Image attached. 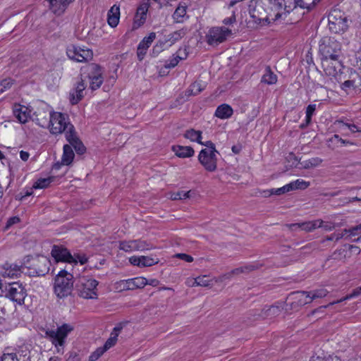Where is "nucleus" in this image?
Here are the masks:
<instances>
[{
	"label": "nucleus",
	"mask_w": 361,
	"mask_h": 361,
	"mask_svg": "<svg viewBox=\"0 0 361 361\" xmlns=\"http://www.w3.org/2000/svg\"><path fill=\"white\" fill-rule=\"evenodd\" d=\"M48 128L51 134L58 135L64 133L66 138L70 132L73 133L75 130V127L70 122L68 115L56 111L50 112Z\"/></svg>",
	"instance_id": "nucleus-1"
},
{
	"label": "nucleus",
	"mask_w": 361,
	"mask_h": 361,
	"mask_svg": "<svg viewBox=\"0 0 361 361\" xmlns=\"http://www.w3.org/2000/svg\"><path fill=\"white\" fill-rule=\"evenodd\" d=\"M73 288V276L68 271L61 270L54 281V293L57 297L63 298L71 294Z\"/></svg>",
	"instance_id": "nucleus-2"
},
{
	"label": "nucleus",
	"mask_w": 361,
	"mask_h": 361,
	"mask_svg": "<svg viewBox=\"0 0 361 361\" xmlns=\"http://www.w3.org/2000/svg\"><path fill=\"white\" fill-rule=\"evenodd\" d=\"M74 327L69 324H63L56 330L47 329L44 330V337L49 339L51 343L60 351L59 348L63 347L66 343L68 335L73 331Z\"/></svg>",
	"instance_id": "nucleus-3"
},
{
	"label": "nucleus",
	"mask_w": 361,
	"mask_h": 361,
	"mask_svg": "<svg viewBox=\"0 0 361 361\" xmlns=\"http://www.w3.org/2000/svg\"><path fill=\"white\" fill-rule=\"evenodd\" d=\"M328 21L329 30L335 34L343 33L348 28V19L339 9L331 11L328 16Z\"/></svg>",
	"instance_id": "nucleus-4"
},
{
	"label": "nucleus",
	"mask_w": 361,
	"mask_h": 361,
	"mask_svg": "<svg viewBox=\"0 0 361 361\" xmlns=\"http://www.w3.org/2000/svg\"><path fill=\"white\" fill-rule=\"evenodd\" d=\"M98 281L87 276L80 277L75 283L78 295L85 299H93L97 296V286Z\"/></svg>",
	"instance_id": "nucleus-5"
},
{
	"label": "nucleus",
	"mask_w": 361,
	"mask_h": 361,
	"mask_svg": "<svg viewBox=\"0 0 361 361\" xmlns=\"http://www.w3.org/2000/svg\"><path fill=\"white\" fill-rule=\"evenodd\" d=\"M319 51L321 59L340 58L341 44L333 37H324L320 41Z\"/></svg>",
	"instance_id": "nucleus-6"
},
{
	"label": "nucleus",
	"mask_w": 361,
	"mask_h": 361,
	"mask_svg": "<svg viewBox=\"0 0 361 361\" xmlns=\"http://www.w3.org/2000/svg\"><path fill=\"white\" fill-rule=\"evenodd\" d=\"M6 297L16 302L19 305L24 304L25 299L27 295L25 286L20 282L8 283L5 288Z\"/></svg>",
	"instance_id": "nucleus-7"
},
{
	"label": "nucleus",
	"mask_w": 361,
	"mask_h": 361,
	"mask_svg": "<svg viewBox=\"0 0 361 361\" xmlns=\"http://www.w3.org/2000/svg\"><path fill=\"white\" fill-rule=\"evenodd\" d=\"M231 35L232 30L227 27L224 26L213 27L209 30L205 35V40L209 45L216 47L225 42L227 37Z\"/></svg>",
	"instance_id": "nucleus-8"
},
{
	"label": "nucleus",
	"mask_w": 361,
	"mask_h": 361,
	"mask_svg": "<svg viewBox=\"0 0 361 361\" xmlns=\"http://www.w3.org/2000/svg\"><path fill=\"white\" fill-rule=\"evenodd\" d=\"M323 70L326 75L335 78L340 81L343 65L339 58L321 59Z\"/></svg>",
	"instance_id": "nucleus-9"
},
{
	"label": "nucleus",
	"mask_w": 361,
	"mask_h": 361,
	"mask_svg": "<svg viewBox=\"0 0 361 361\" xmlns=\"http://www.w3.org/2000/svg\"><path fill=\"white\" fill-rule=\"evenodd\" d=\"M217 154L219 152H209L207 149H202L199 153L198 161L205 170L213 172L217 168Z\"/></svg>",
	"instance_id": "nucleus-10"
},
{
	"label": "nucleus",
	"mask_w": 361,
	"mask_h": 361,
	"mask_svg": "<svg viewBox=\"0 0 361 361\" xmlns=\"http://www.w3.org/2000/svg\"><path fill=\"white\" fill-rule=\"evenodd\" d=\"M68 57L77 62H84L92 58V51L90 49H82L80 47L71 45L67 48Z\"/></svg>",
	"instance_id": "nucleus-11"
},
{
	"label": "nucleus",
	"mask_w": 361,
	"mask_h": 361,
	"mask_svg": "<svg viewBox=\"0 0 361 361\" xmlns=\"http://www.w3.org/2000/svg\"><path fill=\"white\" fill-rule=\"evenodd\" d=\"M51 254L56 262H65L77 264V260L75 257H73L66 247L62 245H54L52 247Z\"/></svg>",
	"instance_id": "nucleus-12"
},
{
	"label": "nucleus",
	"mask_w": 361,
	"mask_h": 361,
	"mask_svg": "<svg viewBox=\"0 0 361 361\" xmlns=\"http://www.w3.org/2000/svg\"><path fill=\"white\" fill-rule=\"evenodd\" d=\"M86 88L85 84V79L81 78L75 85L73 90L70 92V102L71 104H77L84 97V90Z\"/></svg>",
	"instance_id": "nucleus-13"
},
{
	"label": "nucleus",
	"mask_w": 361,
	"mask_h": 361,
	"mask_svg": "<svg viewBox=\"0 0 361 361\" xmlns=\"http://www.w3.org/2000/svg\"><path fill=\"white\" fill-rule=\"evenodd\" d=\"M81 78L88 79L94 78V76L103 75L102 67L97 63H88L81 68Z\"/></svg>",
	"instance_id": "nucleus-14"
},
{
	"label": "nucleus",
	"mask_w": 361,
	"mask_h": 361,
	"mask_svg": "<svg viewBox=\"0 0 361 361\" xmlns=\"http://www.w3.org/2000/svg\"><path fill=\"white\" fill-rule=\"evenodd\" d=\"M75 157L72 147L69 145H65L63 146V152L61 158V162L55 163L53 166V170H59L61 165L68 166L71 164Z\"/></svg>",
	"instance_id": "nucleus-15"
},
{
	"label": "nucleus",
	"mask_w": 361,
	"mask_h": 361,
	"mask_svg": "<svg viewBox=\"0 0 361 361\" xmlns=\"http://www.w3.org/2000/svg\"><path fill=\"white\" fill-rule=\"evenodd\" d=\"M23 265L6 263L3 266L4 271L1 272V275L4 277H8L11 279L19 277L23 273Z\"/></svg>",
	"instance_id": "nucleus-16"
},
{
	"label": "nucleus",
	"mask_w": 361,
	"mask_h": 361,
	"mask_svg": "<svg viewBox=\"0 0 361 361\" xmlns=\"http://www.w3.org/2000/svg\"><path fill=\"white\" fill-rule=\"evenodd\" d=\"M50 264L47 257L43 256L39 257L37 263L33 264L35 274L38 276H45L49 271Z\"/></svg>",
	"instance_id": "nucleus-17"
},
{
	"label": "nucleus",
	"mask_w": 361,
	"mask_h": 361,
	"mask_svg": "<svg viewBox=\"0 0 361 361\" xmlns=\"http://www.w3.org/2000/svg\"><path fill=\"white\" fill-rule=\"evenodd\" d=\"M361 86V75L353 72L350 74V78L341 85V88L344 91L355 90Z\"/></svg>",
	"instance_id": "nucleus-18"
},
{
	"label": "nucleus",
	"mask_w": 361,
	"mask_h": 361,
	"mask_svg": "<svg viewBox=\"0 0 361 361\" xmlns=\"http://www.w3.org/2000/svg\"><path fill=\"white\" fill-rule=\"evenodd\" d=\"M13 111L15 117L21 123H25L30 118L31 111L25 106L15 104Z\"/></svg>",
	"instance_id": "nucleus-19"
},
{
	"label": "nucleus",
	"mask_w": 361,
	"mask_h": 361,
	"mask_svg": "<svg viewBox=\"0 0 361 361\" xmlns=\"http://www.w3.org/2000/svg\"><path fill=\"white\" fill-rule=\"evenodd\" d=\"M66 139L70 143L71 146L75 149L77 154H83L85 152L86 148L77 136L75 130L73 133L70 132Z\"/></svg>",
	"instance_id": "nucleus-20"
},
{
	"label": "nucleus",
	"mask_w": 361,
	"mask_h": 361,
	"mask_svg": "<svg viewBox=\"0 0 361 361\" xmlns=\"http://www.w3.org/2000/svg\"><path fill=\"white\" fill-rule=\"evenodd\" d=\"M130 262L133 265L145 267L157 264L158 259L147 256H133L130 258Z\"/></svg>",
	"instance_id": "nucleus-21"
},
{
	"label": "nucleus",
	"mask_w": 361,
	"mask_h": 361,
	"mask_svg": "<svg viewBox=\"0 0 361 361\" xmlns=\"http://www.w3.org/2000/svg\"><path fill=\"white\" fill-rule=\"evenodd\" d=\"M343 236L353 242L361 240V224L343 231Z\"/></svg>",
	"instance_id": "nucleus-22"
},
{
	"label": "nucleus",
	"mask_w": 361,
	"mask_h": 361,
	"mask_svg": "<svg viewBox=\"0 0 361 361\" xmlns=\"http://www.w3.org/2000/svg\"><path fill=\"white\" fill-rule=\"evenodd\" d=\"M258 269V266L255 264H247L236 269H233L231 271L223 274L224 280H230L233 276L239 275L243 273H249L252 271Z\"/></svg>",
	"instance_id": "nucleus-23"
},
{
	"label": "nucleus",
	"mask_w": 361,
	"mask_h": 361,
	"mask_svg": "<svg viewBox=\"0 0 361 361\" xmlns=\"http://www.w3.org/2000/svg\"><path fill=\"white\" fill-rule=\"evenodd\" d=\"M147 11V4H142L137 8L133 23L134 28L140 27L145 23Z\"/></svg>",
	"instance_id": "nucleus-24"
},
{
	"label": "nucleus",
	"mask_w": 361,
	"mask_h": 361,
	"mask_svg": "<svg viewBox=\"0 0 361 361\" xmlns=\"http://www.w3.org/2000/svg\"><path fill=\"white\" fill-rule=\"evenodd\" d=\"M125 288L127 290H135L144 288L147 283V279L144 277H135L126 281Z\"/></svg>",
	"instance_id": "nucleus-25"
},
{
	"label": "nucleus",
	"mask_w": 361,
	"mask_h": 361,
	"mask_svg": "<svg viewBox=\"0 0 361 361\" xmlns=\"http://www.w3.org/2000/svg\"><path fill=\"white\" fill-rule=\"evenodd\" d=\"M172 150L177 157L180 158L191 157L195 154L193 148L189 146L176 145L172 147Z\"/></svg>",
	"instance_id": "nucleus-26"
},
{
	"label": "nucleus",
	"mask_w": 361,
	"mask_h": 361,
	"mask_svg": "<svg viewBox=\"0 0 361 361\" xmlns=\"http://www.w3.org/2000/svg\"><path fill=\"white\" fill-rule=\"evenodd\" d=\"M278 81L277 75L274 73L269 66H266L264 71V74L261 78V82L266 85H274Z\"/></svg>",
	"instance_id": "nucleus-27"
},
{
	"label": "nucleus",
	"mask_w": 361,
	"mask_h": 361,
	"mask_svg": "<svg viewBox=\"0 0 361 361\" xmlns=\"http://www.w3.org/2000/svg\"><path fill=\"white\" fill-rule=\"evenodd\" d=\"M120 18V8L116 5H114L108 11L107 22L111 27L117 26Z\"/></svg>",
	"instance_id": "nucleus-28"
},
{
	"label": "nucleus",
	"mask_w": 361,
	"mask_h": 361,
	"mask_svg": "<svg viewBox=\"0 0 361 361\" xmlns=\"http://www.w3.org/2000/svg\"><path fill=\"white\" fill-rule=\"evenodd\" d=\"M233 114V110L231 106L224 104L216 108L214 115L221 119H227L231 118Z\"/></svg>",
	"instance_id": "nucleus-29"
},
{
	"label": "nucleus",
	"mask_w": 361,
	"mask_h": 361,
	"mask_svg": "<svg viewBox=\"0 0 361 361\" xmlns=\"http://www.w3.org/2000/svg\"><path fill=\"white\" fill-rule=\"evenodd\" d=\"M50 9L56 15H61L66 10L68 4L66 0H47Z\"/></svg>",
	"instance_id": "nucleus-30"
},
{
	"label": "nucleus",
	"mask_w": 361,
	"mask_h": 361,
	"mask_svg": "<svg viewBox=\"0 0 361 361\" xmlns=\"http://www.w3.org/2000/svg\"><path fill=\"white\" fill-rule=\"evenodd\" d=\"M295 8V1L294 0H283V11L277 12L275 14V20H278L279 18H286V15L289 13L291 11Z\"/></svg>",
	"instance_id": "nucleus-31"
},
{
	"label": "nucleus",
	"mask_w": 361,
	"mask_h": 361,
	"mask_svg": "<svg viewBox=\"0 0 361 361\" xmlns=\"http://www.w3.org/2000/svg\"><path fill=\"white\" fill-rule=\"evenodd\" d=\"M181 52H182L181 49H178V51L176 52V55L175 56H173L172 59H169V62H167L165 64V66H164L165 68H173L178 65V63H179L180 61L185 59L188 56V52H187L186 49H184L183 51V56L180 55V54H181Z\"/></svg>",
	"instance_id": "nucleus-32"
},
{
	"label": "nucleus",
	"mask_w": 361,
	"mask_h": 361,
	"mask_svg": "<svg viewBox=\"0 0 361 361\" xmlns=\"http://www.w3.org/2000/svg\"><path fill=\"white\" fill-rule=\"evenodd\" d=\"M295 296V299L298 300V304L299 305H305L312 302L311 295L307 291H297L292 293Z\"/></svg>",
	"instance_id": "nucleus-33"
},
{
	"label": "nucleus",
	"mask_w": 361,
	"mask_h": 361,
	"mask_svg": "<svg viewBox=\"0 0 361 361\" xmlns=\"http://www.w3.org/2000/svg\"><path fill=\"white\" fill-rule=\"evenodd\" d=\"M281 307L278 305H271L267 307H264L262 310L261 316L263 318H267V317H274L276 316H278L281 312Z\"/></svg>",
	"instance_id": "nucleus-34"
},
{
	"label": "nucleus",
	"mask_w": 361,
	"mask_h": 361,
	"mask_svg": "<svg viewBox=\"0 0 361 361\" xmlns=\"http://www.w3.org/2000/svg\"><path fill=\"white\" fill-rule=\"evenodd\" d=\"M49 114L50 112L39 111L36 114V118H35L36 123L42 128L49 127Z\"/></svg>",
	"instance_id": "nucleus-35"
},
{
	"label": "nucleus",
	"mask_w": 361,
	"mask_h": 361,
	"mask_svg": "<svg viewBox=\"0 0 361 361\" xmlns=\"http://www.w3.org/2000/svg\"><path fill=\"white\" fill-rule=\"evenodd\" d=\"M202 131L196 130L193 128L187 130L183 136L186 139H189L192 142H197V143L200 142V140H202Z\"/></svg>",
	"instance_id": "nucleus-36"
},
{
	"label": "nucleus",
	"mask_w": 361,
	"mask_h": 361,
	"mask_svg": "<svg viewBox=\"0 0 361 361\" xmlns=\"http://www.w3.org/2000/svg\"><path fill=\"white\" fill-rule=\"evenodd\" d=\"M185 35V32L183 30L175 31L173 33H171L166 36L165 43L169 42V44L172 45L177 41L180 40L181 38H183Z\"/></svg>",
	"instance_id": "nucleus-37"
},
{
	"label": "nucleus",
	"mask_w": 361,
	"mask_h": 361,
	"mask_svg": "<svg viewBox=\"0 0 361 361\" xmlns=\"http://www.w3.org/2000/svg\"><path fill=\"white\" fill-rule=\"evenodd\" d=\"M54 180V176H49L46 178H39L32 185L34 189H42L47 188Z\"/></svg>",
	"instance_id": "nucleus-38"
},
{
	"label": "nucleus",
	"mask_w": 361,
	"mask_h": 361,
	"mask_svg": "<svg viewBox=\"0 0 361 361\" xmlns=\"http://www.w3.org/2000/svg\"><path fill=\"white\" fill-rule=\"evenodd\" d=\"M187 8L183 6H178L173 14V18L176 23L183 22V18L186 15Z\"/></svg>",
	"instance_id": "nucleus-39"
},
{
	"label": "nucleus",
	"mask_w": 361,
	"mask_h": 361,
	"mask_svg": "<svg viewBox=\"0 0 361 361\" xmlns=\"http://www.w3.org/2000/svg\"><path fill=\"white\" fill-rule=\"evenodd\" d=\"M295 5L296 7L301 8H306L307 11H310L313 9L315 5L319 2L317 0H312L311 2H307L305 0H294Z\"/></svg>",
	"instance_id": "nucleus-40"
},
{
	"label": "nucleus",
	"mask_w": 361,
	"mask_h": 361,
	"mask_svg": "<svg viewBox=\"0 0 361 361\" xmlns=\"http://www.w3.org/2000/svg\"><path fill=\"white\" fill-rule=\"evenodd\" d=\"M318 226H319V223H318L317 220L300 223V230L306 232L312 231L316 229Z\"/></svg>",
	"instance_id": "nucleus-41"
},
{
	"label": "nucleus",
	"mask_w": 361,
	"mask_h": 361,
	"mask_svg": "<svg viewBox=\"0 0 361 361\" xmlns=\"http://www.w3.org/2000/svg\"><path fill=\"white\" fill-rule=\"evenodd\" d=\"M135 245V240L121 241L119 243V249L128 252H134Z\"/></svg>",
	"instance_id": "nucleus-42"
},
{
	"label": "nucleus",
	"mask_w": 361,
	"mask_h": 361,
	"mask_svg": "<svg viewBox=\"0 0 361 361\" xmlns=\"http://www.w3.org/2000/svg\"><path fill=\"white\" fill-rule=\"evenodd\" d=\"M156 38V33L151 32L147 37H145L139 43V45L146 49H147L152 44V42Z\"/></svg>",
	"instance_id": "nucleus-43"
},
{
	"label": "nucleus",
	"mask_w": 361,
	"mask_h": 361,
	"mask_svg": "<svg viewBox=\"0 0 361 361\" xmlns=\"http://www.w3.org/2000/svg\"><path fill=\"white\" fill-rule=\"evenodd\" d=\"M90 80V87L92 90L99 89L104 81L103 75L100 76H94V78L89 79Z\"/></svg>",
	"instance_id": "nucleus-44"
},
{
	"label": "nucleus",
	"mask_w": 361,
	"mask_h": 361,
	"mask_svg": "<svg viewBox=\"0 0 361 361\" xmlns=\"http://www.w3.org/2000/svg\"><path fill=\"white\" fill-rule=\"evenodd\" d=\"M322 162V159L319 157H313L304 162L303 167L305 169H310L319 166Z\"/></svg>",
	"instance_id": "nucleus-45"
},
{
	"label": "nucleus",
	"mask_w": 361,
	"mask_h": 361,
	"mask_svg": "<svg viewBox=\"0 0 361 361\" xmlns=\"http://www.w3.org/2000/svg\"><path fill=\"white\" fill-rule=\"evenodd\" d=\"M135 251L148 250L152 248L150 244L147 243L145 240H135Z\"/></svg>",
	"instance_id": "nucleus-46"
},
{
	"label": "nucleus",
	"mask_w": 361,
	"mask_h": 361,
	"mask_svg": "<svg viewBox=\"0 0 361 361\" xmlns=\"http://www.w3.org/2000/svg\"><path fill=\"white\" fill-rule=\"evenodd\" d=\"M211 285L210 281L207 279L206 276H198L195 279L192 286H199L203 287H207Z\"/></svg>",
	"instance_id": "nucleus-47"
},
{
	"label": "nucleus",
	"mask_w": 361,
	"mask_h": 361,
	"mask_svg": "<svg viewBox=\"0 0 361 361\" xmlns=\"http://www.w3.org/2000/svg\"><path fill=\"white\" fill-rule=\"evenodd\" d=\"M289 184L293 186V190H295L297 189L304 190V189H306L310 185L309 182H306L303 180H300V179H298L295 181L291 182Z\"/></svg>",
	"instance_id": "nucleus-48"
},
{
	"label": "nucleus",
	"mask_w": 361,
	"mask_h": 361,
	"mask_svg": "<svg viewBox=\"0 0 361 361\" xmlns=\"http://www.w3.org/2000/svg\"><path fill=\"white\" fill-rule=\"evenodd\" d=\"M190 190L187 191V192H185L183 190L178 191L176 192H173L171 195V198L173 200H185V199L190 197Z\"/></svg>",
	"instance_id": "nucleus-49"
},
{
	"label": "nucleus",
	"mask_w": 361,
	"mask_h": 361,
	"mask_svg": "<svg viewBox=\"0 0 361 361\" xmlns=\"http://www.w3.org/2000/svg\"><path fill=\"white\" fill-rule=\"evenodd\" d=\"M274 195H281L286 192L293 191V186L289 183L279 188H273Z\"/></svg>",
	"instance_id": "nucleus-50"
},
{
	"label": "nucleus",
	"mask_w": 361,
	"mask_h": 361,
	"mask_svg": "<svg viewBox=\"0 0 361 361\" xmlns=\"http://www.w3.org/2000/svg\"><path fill=\"white\" fill-rule=\"evenodd\" d=\"M309 293L311 295L312 299L314 300L325 297L327 295L328 291L326 289L322 288L310 291Z\"/></svg>",
	"instance_id": "nucleus-51"
},
{
	"label": "nucleus",
	"mask_w": 361,
	"mask_h": 361,
	"mask_svg": "<svg viewBox=\"0 0 361 361\" xmlns=\"http://www.w3.org/2000/svg\"><path fill=\"white\" fill-rule=\"evenodd\" d=\"M204 90V87L202 86L199 82H195L190 85V94L197 95Z\"/></svg>",
	"instance_id": "nucleus-52"
},
{
	"label": "nucleus",
	"mask_w": 361,
	"mask_h": 361,
	"mask_svg": "<svg viewBox=\"0 0 361 361\" xmlns=\"http://www.w3.org/2000/svg\"><path fill=\"white\" fill-rule=\"evenodd\" d=\"M310 361H341L340 358L336 355H329L327 357H312Z\"/></svg>",
	"instance_id": "nucleus-53"
},
{
	"label": "nucleus",
	"mask_w": 361,
	"mask_h": 361,
	"mask_svg": "<svg viewBox=\"0 0 361 361\" xmlns=\"http://www.w3.org/2000/svg\"><path fill=\"white\" fill-rule=\"evenodd\" d=\"M13 85V80L11 78H6L0 81V92H4L8 89H10Z\"/></svg>",
	"instance_id": "nucleus-54"
},
{
	"label": "nucleus",
	"mask_w": 361,
	"mask_h": 361,
	"mask_svg": "<svg viewBox=\"0 0 361 361\" xmlns=\"http://www.w3.org/2000/svg\"><path fill=\"white\" fill-rule=\"evenodd\" d=\"M105 350L102 348H98L94 352H93L89 357L90 361H96L98 360L104 353Z\"/></svg>",
	"instance_id": "nucleus-55"
},
{
	"label": "nucleus",
	"mask_w": 361,
	"mask_h": 361,
	"mask_svg": "<svg viewBox=\"0 0 361 361\" xmlns=\"http://www.w3.org/2000/svg\"><path fill=\"white\" fill-rule=\"evenodd\" d=\"M117 336L118 334H116L114 336H111L109 338L107 339V341L105 342L104 345L102 347L105 350V351H106L116 344L117 341Z\"/></svg>",
	"instance_id": "nucleus-56"
},
{
	"label": "nucleus",
	"mask_w": 361,
	"mask_h": 361,
	"mask_svg": "<svg viewBox=\"0 0 361 361\" xmlns=\"http://www.w3.org/2000/svg\"><path fill=\"white\" fill-rule=\"evenodd\" d=\"M1 361H19L16 353H4L1 357Z\"/></svg>",
	"instance_id": "nucleus-57"
},
{
	"label": "nucleus",
	"mask_w": 361,
	"mask_h": 361,
	"mask_svg": "<svg viewBox=\"0 0 361 361\" xmlns=\"http://www.w3.org/2000/svg\"><path fill=\"white\" fill-rule=\"evenodd\" d=\"M317 221L319 223V226L317 228H322L325 231H331L334 228V224L329 221H323L322 220L317 219Z\"/></svg>",
	"instance_id": "nucleus-58"
},
{
	"label": "nucleus",
	"mask_w": 361,
	"mask_h": 361,
	"mask_svg": "<svg viewBox=\"0 0 361 361\" xmlns=\"http://www.w3.org/2000/svg\"><path fill=\"white\" fill-rule=\"evenodd\" d=\"M199 144L207 147L206 149H209V152H219L216 149L215 145L210 140L202 142V140H200V142H199Z\"/></svg>",
	"instance_id": "nucleus-59"
},
{
	"label": "nucleus",
	"mask_w": 361,
	"mask_h": 361,
	"mask_svg": "<svg viewBox=\"0 0 361 361\" xmlns=\"http://www.w3.org/2000/svg\"><path fill=\"white\" fill-rule=\"evenodd\" d=\"M344 238L343 236V231L341 233H332L329 236H327L325 239L323 240V241L324 242L325 240H334V241H338V240Z\"/></svg>",
	"instance_id": "nucleus-60"
},
{
	"label": "nucleus",
	"mask_w": 361,
	"mask_h": 361,
	"mask_svg": "<svg viewBox=\"0 0 361 361\" xmlns=\"http://www.w3.org/2000/svg\"><path fill=\"white\" fill-rule=\"evenodd\" d=\"M73 257H74L75 259L77 260V263L79 262L80 264H85V263L87 262L88 260L87 257L85 254H75L74 255H73Z\"/></svg>",
	"instance_id": "nucleus-61"
},
{
	"label": "nucleus",
	"mask_w": 361,
	"mask_h": 361,
	"mask_svg": "<svg viewBox=\"0 0 361 361\" xmlns=\"http://www.w3.org/2000/svg\"><path fill=\"white\" fill-rule=\"evenodd\" d=\"M175 257L188 262H192L193 261V257L191 255L185 253L176 254Z\"/></svg>",
	"instance_id": "nucleus-62"
},
{
	"label": "nucleus",
	"mask_w": 361,
	"mask_h": 361,
	"mask_svg": "<svg viewBox=\"0 0 361 361\" xmlns=\"http://www.w3.org/2000/svg\"><path fill=\"white\" fill-rule=\"evenodd\" d=\"M147 49L140 47L138 44L137 49V56L139 61H142L144 59V57L147 53Z\"/></svg>",
	"instance_id": "nucleus-63"
},
{
	"label": "nucleus",
	"mask_w": 361,
	"mask_h": 361,
	"mask_svg": "<svg viewBox=\"0 0 361 361\" xmlns=\"http://www.w3.org/2000/svg\"><path fill=\"white\" fill-rule=\"evenodd\" d=\"M32 188L29 189V190H27L25 192H20L18 195V197L20 200L23 201V200H25L27 197H29L32 194Z\"/></svg>",
	"instance_id": "nucleus-64"
}]
</instances>
